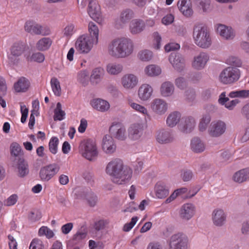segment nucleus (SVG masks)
<instances>
[{"mask_svg": "<svg viewBox=\"0 0 249 249\" xmlns=\"http://www.w3.org/2000/svg\"><path fill=\"white\" fill-rule=\"evenodd\" d=\"M62 106L60 102L56 104V107L54 110L53 119L54 121H61L64 119L65 115V112L61 109Z\"/></svg>", "mask_w": 249, "mask_h": 249, "instance_id": "nucleus-43", "label": "nucleus"}, {"mask_svg": "<svg viewBox=\"0 0 249 249\" xmlns=\"http://www.w3.org/2000/svg\"><path fill=\"white\" fill-rule=\"evenodd\" d=\"M41 25L36 23L34 20H29L27 21L24 24L25 31L31 34L38 35L40 33Z\"/></svg>", "mask_w": 249, "mask_h": 249, "instance_id": "nucleus-25", "label": "nucleus"}, {"mask_svg": "<svg viewBox=\"0 0 249 249\" xmlns=\"http://www.w3.org/2000/svg\"><path fill=\"white\" fill-rule=\"evenodd\" d=\"M191 148L195 153H201L205 150V146L200 138L195 137L191 140Z\"/></svg>", "mask_w": 249, "mask_h": 249, "instance_id": "nucleus-32", "label": "nucleus"}, {"mask_svg": "<svg viewBox=\"0 0 249 249\" xmlns=\"http://www.w3.org/2000/svg\"><path fill=\"white\" fill-rule=\"evenodd\" d=\"M27 59L28 61H33L38 63H41L44 61L45 56L43 53L38 52L34 53L30 57L29 56H27Z\"/></svg>", "mask_w": 249, "mask_h": 249, "instance_id": "nucleus-52", "label": "nucleus"}, {"mask_svg": "<svg viewBox=\"0 0 249 249\" xmlns=\"http://www.w3.org/2000/svg\"><path fill=\"white\" fill-rule=\"evenodd\" d=\"M133 16V12L130 9H126L123 11L120 16V20L124 24L128 22Z\"/></svg>", "mask_w": 249, "mask_h": 249, "instance_id": "nucleus-48", "label": "nucleus"}, {"mask_svg": "<svg viewBox=\"0 0 249 249\" xmlns=\"http://www.w3.org/2000/svg\"><path fill=\"white\" fill-rule=\"evenodd\" d=\"M211 120V117L209 113H206L203 115L199 124V128L200 131H203L206 129Z\"/></svg>", "mask_w": 249, "mask_h": 249, "instance_id": "nucleus-47", "label": "nucleus"}, {"mask_svg": "<svg viewBox=\"0 0 249 249\" xmlns=\"http://www.w3.org/2000/svg\"><path fill=\"white\" fill-rule=\"evenodd\" d=\"M89 31L90 35L89 36H92V38L95 41V44L98 42L99 30L97 26L92 22H90L89 24Z\"/></svg>", "mask_w": 249, "mask_h": 249, "instance_id": "nucleus-41", "label": "nucleus"}, {"mask_svg": "<svg viewBox=\"0 0 249 249\" xmlns=\"http://www.w3.org/2000/svg\"><path fill=\"white\" fill-rule=\"evenodd\" d=\"M145 71L148 76H153L159 75L161 72V70L158 66L151 65L146 67Z\"/></svg>", "mask_w": 249, "mask_h": 249, "instance_id": "nucleus-46", "label": "nucleus"}, {"mask_svg": "<svg viewBox=\"0 0 249 249\" xmlns=\"http://www.w3.org/2000/svg\"><path fill=\"white\" fill-rule=\"evenodd\" d=\"M154 37L155 43L154 44V47L156 50H159L160 48V42L161 41V37L158 32H154L153 34Z\"/></svg>", "mask_w": 249, "mask_h": 249, "instance_id": "nucleus-60", "label": "nucleus"}, {"mask_svg": "<svg viewBox=\"0 0 249 249\" xmlns=\"http://www.w3.org/2000/svg\"><path fill=\"white\" fill-rule=\"evenodd\" d=\"M195 213V207L192 204L187 203L184 204L180 212L181 217L186 220L190 219Z\"/></svg>", "mask_w": 249, "mask_h": 249, "instance_id": "nucleus-27", "label": "nucleus"}, {"mask_svg": "<svg viewBox=\"0 0 249 249\" xmlns=\"http://www.w3.org/2000/svg\"><path fill=\"white\" fill-rule=\"evenodd\" d=\"M228 63L231 65L235 66L234 67H240L242 65L241 60L235 56H231L228 60Z\"/></svg>", "mask_w": 249, "mask_h": 249, "instance_id": "nucleus-59", "label": "nucleus"}, {"mask_svg": "<svg viewBox=\"0 0 249 249\" xmlns=\"http://www.w3.org/2000/svg\"><path fill=\"white\" fill-rule=\"evenodd\" d=\"M152 52L149 50H144L139 53V57L142 61H149L152 57Z\"/></svg>", "mask_w": 249, "mask_h": 249, "instance_id": "nucleus-55", "label": "nucleus"}, {"mask_svg": "<svg viewBox=\"0 0 249 249\" xmlns=\"http://www.w3.org/2000/svg\"><path fill=\"white\" fill-rule=\"evenodd\" d=\"M153 89L148 84H143L139 88L138 95L140 98L143 101L147 100L151 96Z\"/></svg>", "mask_w": 249, "mask_h": 249, "instance_id": "nucleus-26", "label": "nucleus"}, {"mask_svg": "<svg viewBox=\"0 0 249 249\" xmlns=\"http://www.w3.org/2000/svg\"><path fill=\"white\" fill-rule=\"evenodd\" d=\"M133 52L131 41L127 38L114 40L108 47L109 53L114 57L124 58Z\"/></svg>", "mask_w": 249, "mask_h": 249, "instance_id": "nucleus-2", "label": "nucleus"}, {"mask_svg": "<svg viewBox=\"0 0 249 249\" xmlns=\"http://www.w3.org/2000/svg\"><path fill=\"white\" fill-rule=\"evenodd\" d=\"M147 249H162V246L158 242H152L148 244Z\"/></svg>", "mask_w": 249, "mask_h": 249, "instance_id": "nucleus-64", "label": "nucleus"}, {"mask_svg": "<svg viewBox=\"0 0 249 249\" xmlns=\"http://www.w3.org/2000/svg\"><path fill=\"white\" fill-rule=\"evenodd\" d=\"M138 219V217L137 216L133 217L129 223H126L124 225L123 230L124 231H129L136 224Z\"/></svg>", "mask_w": 249, "mask_h": 249, "instance_id": "nucleus-58", "label": "nucleus"}, {"mask_svg": "<svg viewBox=\"0 0 249 249\" xmlns=\"http://www.w3.org/2000/svg\"><path fill=\"white\" fill-rule=\"evenodd\" d=\"M208 60L209 57L207 54L204 53H201L195 57L192 66L196 70H201L204 67Z\"/></svg>", "mask_w": 249, "mask_h": 249, "instance_id": "nucleus-22", "label": "nucleus"}, {"mask_svg": "<svg viewBox=\"0 0 249 249\" xmlns=\"http://www.w3.org/2000/svg\"><path fill=\"white\" fill-rule=\"evenodd\" d=\"M181 114L178 111L170 113L166 119V124L170 127H173L180 121Z\"/></svg>", "mask_w": 249, "mask_h": 249, "instance_id": "nucleus-36", "label": "nucleus"}, {"mask_svg": "<svg viewBox=\"0 0 249 249\" xmlns=\"http://www.w3.org/2000/svg\"><path fill=\"white\" fill-rule=\"evenodd\" d=\"M169 60L173 67L178 71H181L185 67V60L183 56L178 53H172L169 57Z\"/></svg>", "mask_w": 249, "mask_h": 249, "instance_id": "nucleus-13", "label": "nucleus"}, {"mask_svg": "<svg viewBox=\"0 0 249 249\" xmlns=\"http://www.w3.org/2000/svg\"><path fill=\"white\" fill-rule=\"evenodd\" d=\"M157 140L160 143H167L173 140L172 130L170 129H162L158 132Z\"/></svg>", "mask_w": 249, "mask_h": 249, "instance_id": "nucleus-16", "label": "nucleus"}, {"mask_svg": "<svg viewBox=\"0 0 249 249\" xmlns=\"http://www.w3.org/2000/svg\"><path fill=\"white\" fill-rule=\"evenodd\" d=\"M226 125L224 122L221 121L213 122L209 127V134L214 137H219L225 131Z\"/></svg>", "mask_w": 249, "mask_h": 249, "instance_id": "nucleus-14", "label": "nucleus"}, {"mask_svg": "<svg viewBox=\"0 0 249 249\" xmlns=\"http://www.w3.org/2000/svg\"><path fill=\"white\" fill-rule=\"evenodd\" d=\"M60 167L56 164H51L40 169L39 177L43 181L51 179L59 170Z\"/></svg>", "mask_w": 249, "mask_h": 249, "instance_id": "nucleus-8", "label": "nucleus"}, {"mask_svg": "<svg viewBox=\"0 0 249 249\" xmlns=\"http://www.w3.org/2000/svg\"><path fill=\"white\" fill-rule=\"evenodd\" d=\"M144 28V23L141 19L132 20L130 24L131 32L137 34L141 32Z\"/></svg>", "mask_w": 249, "mask_h": 249, "instance_id": "nucleus-34", "label": "nucleus"}, {"mask_svg": "<svg viewBox=\"0 0 249 249\" xmlns=\"http://www.w3.org/2000/svg\"><path fill=\"white\" fill-rule=\"evenodd\" d=\"M58 142V139L56 137H53L50 140L49 143V148L50 151L52 154H55L57 153Z\"/></svg>", "mask_w": 249, "mask_h": 249, "instance_id": "nucleus-51", "label": "nucleus"}, {"mask_svg": "<svg viewBox=\"0 0 249 249\" xmlns=\"http://www.w3.org/2000/svg\"><path fill=\"white\" fill-rule=\"evenodd\" d=\"M122 66L120 64H108L107 67V70L108 73L111 74H117L122 71Z\"/></svg>", "mask_w": 249, "mask_h": 249, "instance_id": "nucleus-49", "label": "nucleus"}, {"mask_svg": "<svg viewBox=\"0 0 249 249\" xmlns=\"http://www.w3.org/2000/svg\"><path fill=\"white\" fill-rule=\"evenodd\" d=\"M195 125L196 121L195 119L191 116H188L181 119L178 127L181 132L187 134L193 131Z\"/></svg>", "mask_w": 249, "mask_h": 249, "instance_id": "nucleus-12", "label": "nucleus"}, {"mask_svg": "<svg viewBox=\"0 0 249 249\" xmlns=\"http://www.w3.org/2000/svg\"><path fill=\"white\" fill-rule=\"evenodd\" d=\"M169 249H187L188 238L182 233L172 235L169 241Z\"/></svg>", "mask_w": 249, "mask_h": 249, "instance_id": "nucleus-7", "label": "nucleus"}, {"mask_svg": "<svg viewBox=\"0 0 249 249\" xmlns=\"http://www.w3.org/2000/svg\"><path fill=\"white\" fill-rule=\"evenodd\" d=\"M20 110L22 114L21 118V122L24 123L27 119L28 114V109L25 105L20 106Z\"/></svg>", "mask_w": 249, "mask_h": 249, "instance_id": "nucleus-62", "label": "nucleus"}, {"mask_svg": "<svg viewBox=\"0 0 249 249\" xmlns=\"http://www.w3.org/2000/svg\"><path fill=\"white\" fill-rule=\"evenodd\" d=\"M143 127L141 124H132L128 129V137L132 140L139 139L142 134Z\"/></svg>", "mask_w": 249, "mask_h": 249, "instance_id": "nucleus-18", "label": "nucleus"}, {"mask_svg": "<svg viewBox=\"0 0 249 249\" xmlns=\"http://www.w3.org/2000/svg\"><path fill=\"white\" fill-rule=\"evenodd\" d=\"M217 32L226 39H232L234 37L233 29L231 27L223 24H219L217 28Z\"/></svg>", "mask_w": 249, "mask_h": 249, "instance_id": "nucleus-23", "label": "nucleus"}, {"mask_svg": "<svg viewBox=\"0 0 249 249\" xmlns=\"http://www.w3.org/2000/svg\"><path fill=\"white\" fill-rule=\"evenodd\" d=\"M128 104L132 108L135 109L136 110L138 111L143 114H147V110L144 107L138 104L133 103L132 102V100H128Z\"/></svg>", "mask_w": 249, "mask_h": 249, "instance_id": "nucleus-53", "label": "nucleus"}, {"mask_svg": "<svg viewBox=\"0 0 249 249\" xmlns=\"http://www.w3.org/2000/svg\"><path fill=\"white\" fill-rule=\"evenodd\" d=\"M27 48V46L25 43L22 41H18L11 46L9 52L21 57L26 51Z\"/></svg>", "mask_w": 249, "mask_h": 249, "instance_id": "nucleus-20", "label": "nucleus"}, {"mask_svg": "<svg viewBox=\"0 0 249 249\" xmlns=\"http://www.w3.org/2000/svg\"><path fill=\"white\" fill-rule=\"evenodd\" d=\"M155 189L156 196L159 198L166 197L169 193L168 187L163 182H158L155 185Z\"/></svg>", "mask_w": 249, "mask_h": 249, "instance_id": "nucleus-28", "label": "nucleus"}, {"mask_svg": "<svg viewBox=\"0 0 249 249\" xmlns=\"http://www.w3.org/2000/svg\"><path fill=\"white\" fill-rule=\"evenodd\" d=\"M175 85L178 88L183 90L186 88L187 84L185 78L180 77L176 79Z\"/></svg>", "mask_w": 249, "mask_h": 249, "instance_id": "nucleus-56", "label": "nucleus"}, {"mask_svg": "<svg viewBox=\"0 0 249 249\" xmlns=\"http://www.w3.org/2000/svg\"><path fill=\"white\" fill-rule=\"evenodd\" d=\"M102 148L107 154L113 153L116 149L113 138L110 135H106L103 139Z\"/></svg>", "mask_w": 249, "mask_h": 249, "instance_id": "nucleus-15", "label": "nucleus"}, {"mask_svg": "<svg viewBox=\"0 0 249 249\" xmlns=\"http://www.w3.org/2000/svg\"><path fill=\"white\" fill-rule=\"evenodd\" d=\"M111 136L120 141H124L126 139L125 127L120 123H113L109 129Z\"/></svg>", "mask_w": 249, "mask_h": 249, "instance_id": "nucleus-9", "label": "nucleus"}, {"mask_svg": "<svg viewBox=\"0 0 249 249\" xmlns=\"http://www.w3.org/2000/svg\"><path fill=\"white\" fill-rule=\"evenodd\" d=\"M194 4L199 9H201L203 12L208 11L210 8V0H194Z\"/></svg>", "mask_w": 249, "mask_h": 249, "instance_id": "nucleus-44", "label": "nucleus"}, {"mask_svg": "<svg viewBox=\"0 0 249 249\" xmlns=\"http://www.w3.org/2000/svg\"><path fill=\"white\" fill-rule=\"evenodd\" d=\"M81 196L87 200L88 204L90 207L95 206L98 201L96 195L90 190L84 191L81 192Z\"/></svg>", "mask_w": 249, "mask_h": 249, "instance_id": "nucleus-33", "label": "nucleus"}, {"mask_svg": "<svg viewBox=\"0 0 249 249\" xmlns=\"http://www.w3.org/2000/svg\"><path fill=\"white\" fill-rule=\"evenodd\" d=\"M6 61L10 67L17 66L21 62V57L13 53L8 52L7 54Z\"/></svg>", "mask_w": 249, "mask_h": 249, "instance_id": "nucleus-38", "label": "nucleus"}, {"mask_svg": "<svg viewBox=\"0 0 249 249\" xmlns=\"http://www.w3.org/2000/svg\"><path fill=\"white\" fill-rule=\"evenodd\" d=\"M233 180L237 182L242 183L249 180V168L243 169L236 172L233 176Z\"/></svg>", "mask_w": 249, "mask_h": 249, "instance_id": "nucleus-30", "label": "nucleus"}, {"mask_svg": "<svg viewBox=\"0 0 249 249\" xmlns=\"http://www.w3.org/2000/svg\"><path fill=\"white\" fill-rule=\"evenodd\" d=\"M30 86L29 80L24 77H20L14 84V89L17 92H24L28 90Z\"/></svg>", "mask_w": 249, "mask_h": 249, "instance_id": "nucleus-21", "label": "nucleus"}, {"mask_svg": "<svg viewBox=\"0 0 249 249\" xmlns=\"http://www.w3.org/2000/svg\"><path fill=\"white\" fill-rule=\"evenodd\" d=\"M80 151L83 157L89 161H94L98 156L95 142L90 139L81 143Z\"/></svg>", "mask_w": 249, "mask_h": 249, "instance_id": "nucleus-4", "label": "nucleus"}, {"mask_svg": "<svg viewBox=\"0 0 249 249\" xmlns=\"http://www.w3.org/2000/svg\"><path fill=\"white\" fill-rule=\"evenodd\" d=\"M193 38L196 45L202 48H208L212 44L208 27L202 23H197L193 28Z\"/></svg>", "mask_w": 249, "mask_h": 249, "instance_id": "nucleus-3", "label": "nucleus"}, {"mask_svg": "<svg viewBox=\"0 0 249 249\" xmlns=\"http://www.w3.org/2000/svg\"><path fill=\"white\" fill-rule=\"evenodd\" d=\"M174 85L170 82L163 83L160 87L161 94L164 97H168L172 95L174 92Z\"/></svg>", "mask_w": 249, "mask_h": 249, "instance_id": "nucleus-40", "label": "nucleus"}, {"mask_svg": "<svg viewBox=\"0 0 249 249\" xmlns=\"http://www.w3.org/2000/svg\"><path fill=\"white\" fill-rule=\"evenodd\" d=\"M87 234V230L86 226L81 227L80 231H78L73 236L72 240L74 241H79L86 238Z\"/></svg>", "mask_w": 249, "mask_h": 249, "instance_id": "nucleus-50", "label": "nucleus"}, {"mask_svg": "<svg viewBox=\"0 0 249 249\" xmlns=\"http://www.w3.org/2000/svg\"><path fill=\"white\" fill-rule=\"evenodd\" d=\"M88 1V12L89 16L97 22L102 21L100 7L96 0H84Z\"/></svg>", "mask_w": 249, "mask_h": 249, "instance_id": "nucleus-10", "label": "nucleus"}, {"mask_svg": "<svg viewBox=\"0 0 249 249\" xmlns=\"http://www.w3.org/2000/svg\"><path fill=\"white\" fill-rule=\"evenodd\" d=\"M106 172L113 177L112 181L118 184H123L128 181L131 177L132 170L124 165L122 160L115 159L109 162L106 167Z\"/></svg>", "mask_w": 249, "mask_h": 249, "instance_id": "nucleus-1", "label": "nucleus"}, {"mask_svg": "<svg viewBox=\"0 0 249 249\" xmlns=\"http://www.w3.org/2000/svg\"><path fill=\"white\" fill-rule=\"evenodd\" d=\"M44 245L41 240L39 239H34L29 247L30 249H44Z\"/></svg>", "mask_w": 249, "mask_h": 249, "instance_id": "nucleus-54", "label": "nucleus"}, {"mask_svg": "<svg viewBox=\"0 0 249 249\" xmlns=\"http://www.w3.org/2000/svg\"><path fill=\"white\" fill-rule=\"evenodd\" d=\"M240 76L239 70L234 67L224 69L219 75L220 81L225 84H232L238 80Z\"/></svg>", "mask_w": 249, "mask_h": 249, "instance_id": "nucleus-5", "label": "nucleus"}, {"mask_svg": "<svg viewBox=\"0 0 249 249\" xmlns=\"http://www.w3.org/2000/svg\"><path fill=\"white\" fill-rule=\"evenodd\" d=\"M151 107L154 112L160 115L164 114L167 109L166 103L160 99H155L152 102Z\"/></svg>", "mask_w": 249, "mask_h": 249, "instance_id": "nucleus-19", "label": "nucleus"}, {"mask_svg": "<svg viewBox=\"0 0 249 249\" xmlns=\"http://www.w3.org/2000/svg\"><path fill=\"white\" fill-rule=\"evenodd\" d=\"M51 85L54 95L57 96H60L61 95V89L60 82L58 79L55 77L52 78L51 80Z\"/></svg>", "mask_w": 249, "mask_h": 249, "instance_id": "nucleus-42", "label": "nucleus"}, {"mask_svg": "<svg viewBox=\"0 0 249 249\" xmlns=\"http://www.w3.org/2000/svg\"><path fill=\"white\" fill-rule=\"evenodd\" d=\"M193 176V174L191 170H187L184 171L183 173L181 174V177L184 181H188L190 180Z\"/></svg>", "mask_w": 249, "mask_h": 249, "instance_id": "nucleus-63", "label": "nucleus"}, {"mask_svg": "<svg viewBox=\"0 0 249 249\" xmlns=\"http://www.w3.org/2000/svg\"><path fill=\"white\" fill-rule=\"evenodd\" d=\"M91 104L94 108L102 112L107 111L110 107L107 101L101 99L93 100Z\"/></svg>", "mask_w": 249, "mask_h": 249, "instance_id": "nucleus-29", "label": "nucleus"}, {"mask_svg": "<svg viewBox=\"0 0 249 249\" xmlns=\"http://www.w3.org/2000/svg\"><path fill=\"white\" fill-rule=\"evenodd\" d=\"M12 166L17 170V176L19 178H24L29 173L28 162L24 158L15 159V162H12Z\"/></svg>", "mask_w": 249, "mask_h": 249, "instance_id": "nucleus-11", "label": "nucleus"}, {"mask_svg": "<svg viewBox=\"0 0 249 249\" xmlns=\"http://www.w3.org/2000/svg\"><path fill=\"white\" fill-rule=\"evenodd\" d=\"M179 11L186 17L192 16L193 10L191 0H180L178 2Z\"/></svg>", "mask_w": 249, "mask_h": 249, "instance_id": "nucleus-17", "label": "nucleus"}, {"mask_svg": "<svg viewBox=\"0 0 249 249\" xmlns=\"http://www.w3.org/2000/svg\"><path fill=\"white\" fill-rule=\"evenodd\" d=\"M104 70L101 67L96 68L93 70L90 77V81L92 85L98 84L103 75Z\"/></svg>", "mask_w": 249, "mask_h": 249, "instance_id": "nucleus-35", "label": "nucleus"}, {"mask_svg": "<svg viewBox=\"0 0 249 249\" xmlns=\"http://www.w3.org/2000/svg\"><path fill=\"white\" fill-rule=\"evenodd\" d=\"M52 43V41L50 38L43 37L37 41L36 48L38 51H45L49 49Z\"/></svg>", "mask_w": 249, "mask_h": 249, "instance_id": "nucleus-39", "label": "nucleus"}, {"mask_svg": "<svg viewBox=\"0 0 249 249\" xmlns=\"http://www.w3.org/2000/svg\"><path fill=\"white\" fill-rule=\"evenodd\" d=\"M185 95L187 100L193 101L196 98V91L194 89L189 88L185 91Z\"/></svg>", "mask_w": 249, "mask_h": 249, "instance_id": "nucleus-57", "label": "nucleus"}, {"mask_svg": "<svg viewBox=\"0 0 249 249\" xmlns=\"http://www.w3.org/2000/svg\"><path fill=\"white\" fill-rule=\"evenodd\" d=\"M122 84L125 88L132 89L137 84V77L133 74L124 75L122 78Z\"/></svg>", "mask_w": 249, "mask_h": 249, "instance_id": "nucleus-31", "label": "nucleus"}, {"mask_svg": "<svg viewBox=\"0 0 249 249\" xmlns=\"http://www.w3.org/2000/svg\"><path fill=\"white\" fill-rule=\"evenodd\" d=\"M94 43L95 44V41L92 36L84 35L78 37L75 42V47L80 53H87L91 50Z\"/></svg>", "mask_w": 249, "mask_h": 249, "instance_id": "nucleus-6", "label": "nucleus"}, {"mask_svg": "<svg viewBox=\"0 0 249 249\" xmlns=\"http://www.w3.org/2000/svg\"><path fill=\"white\" fill-rule=\"evenodd\" d=\"M226 215L222 210H215L213 213V221L216 226H222L225 223Z\"/></svg>", "mask_w": 249, "mask_h": 249, "instance_id": "nucleus-24", "label": "nucleus"}, {"mask_svg": "<svg viewBox=\"0 0 249 249\" xmlns=\"http://www.w3.org/2000/svg\"><path fill=\"white\" fill-rule=\"evenodd\" d=\"M180 45L178 43H171L166 44L165 47V51L167 52L173 51L179 49Z\"/></svg>", "mask_w": 249, "mask_h": 249, "instance_id": "nucleus-61", "label": "nucleus"}, {"mask_svg": "<svg viewBox=\"0 0 249 249\" xmlns=\"http://www.w3.org/2000/svg\"><path fill=\"white\" fill-rule=\"evenodd\" d=\"M89 73L87 70H83L78 73L77 75L78 81L84 86H87L89 83Z\"/></svg>", "mask_w": 249, "mask_h": 249, "instance_id": "nucleus-45", "label": "nucleus"}, {"mask_svg": "<svg viewBox=\"0 0 249 249\" xmlns=\"http://www.w3.org/2000/svg\"><path fill=\"white\" fill-rule=\"evenodd\" d=\"M21 150L20 146L17 143L15 142L12 143L10 146V153H11V160L12 162H15V160L19 159L20 158H23V157L20 155V152Z\"/></svg>", "mask_w": 249, "mask_h": 249, "instance_id": "nucleus-37", "label": "nucleus"}]
</instances>
